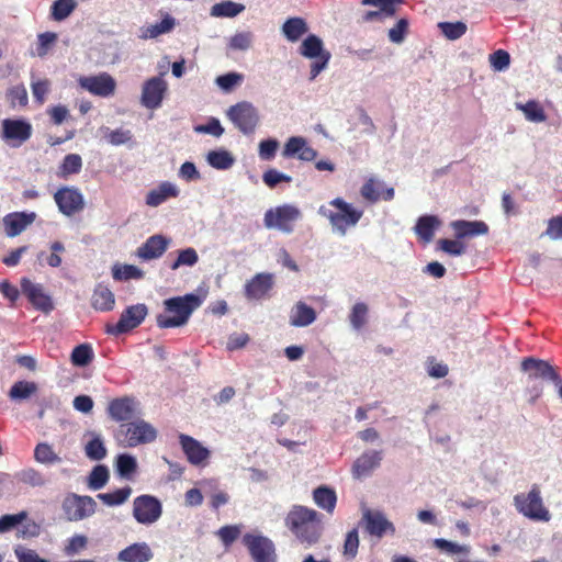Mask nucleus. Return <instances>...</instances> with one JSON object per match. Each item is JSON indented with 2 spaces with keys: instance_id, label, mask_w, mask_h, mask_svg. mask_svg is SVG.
Returning <instances> with one entry per match:
<instances>
[{
  "instance_id": "obj_1",
  "label": "nucleus",
  "mask_w": 562,
  "mask_h": 562,
  "mask_svg": "<svg viewBox=\"0 0 562 562\" xmlns=\"http://www.w3.org/2000/svg\"><path fill=\"white\" fill-rule=\"evenodd\" d=\"M322 515L315 509L294 505L285 518V525L305 548L318 542L323 533Z\"/></svg>"
},
{
  "instance_id": "obj_2",
  "label": "nucleus",
  "mask_w": 562,
  "mask_h": 562,
  "mask_svg": "<svg viewBox=\"0 0 562 562\" xmlns=\"http://www.w3.org/2000/svg\"><path fill=\"white\" fill-rule=\"evenodd\" d=\"M202 303V299L194 293L165 300V312L158 314L156 317L158 327L176 328L186 325L192 313L198 310Z\"/></svg>"
},
{
  "instance_id": "obj_3",
  "label": "nucleus",
  "mask_w": 562,
  "mask_h": 562,
  "mask_svg": "<svg viewBox=\"0 0 562 562\" xmlns=\"http://www.w3.org/2000/svg\"><path fill=\"white\" fill-rule=\"evenodd\" d=\"M328 205L335 207L336 211L327 205H321L317 213L329 221L333 232L339 236H346L348 228L355 227L363 215L362 210L355 207L341 198L333 199Z\"/></svg>"
},
{
  "instance_id": "obj_4",
  "label": "nucleus",
  "mask_w": 562,
  "mask_h": 562,
  "mask_svg": "<svg viewBox=\"0 0 562 562\" xmlns=\"http://www.w3.org/2000/svg\"><path fill=\"white\" fill-rule=\"evenodd\" d=\"M225 114L233 125L246 136L254 134L260 124L259 110L249 101H240L231 105Z\"/></svg>"
},
{
  "instance_id": "obj_5",
  "label": "nucleus",
  "mask_w": 562,
  "mask_h": 562,
  "mask_svg": "<svg viewBox=\"0 0 562 562\" xmlns=\"http://www.w3.org/2000/svg\"><path fill=\"white\" fill-rule=\"evenodd\" d=\"M514 505L517 512L535 521H549L550 512L544 507L538 485H532L528 493L515 495Z\"/></svg>"
},
{
  "instance_id": "obj_6",
  "label": "nucleus",
  "mask_w": 562,
  "mask_h": 562,
  "mask_svg": "<svg viewBox=\"0 0 562 562\" xmlns=\"http://www.w3.org/2000/svg\"><path fill=\"white\" fill-rule=\"evenodd\" d=\"M116 440L125 447H136L156 440L157 430L147 422L140 419L119 427Z\"/></svg>"
},
{
  "instance_id": "obj_7",
  "label": "nucleus",
  "mask_w": 562,
  "mask_h": 562,
  "mask_svg": "<svg viewBox=\"0 0 562 562\" xmlns=\"http://www.w3.org/2000/svg\"><path fill=\"white\" fill-rule=\"evenodd\" d=\"M61 509L68 521H81L94 515L97 503L91 496L68 493L61 503Z\"/></svg>"
},
{
  "instance_id": "obj_8",
  "label": "nucleus",
  "mask_w": 562,
  "mask_h": 562,
  "mask_svg": "<svg viewBox=\"0 0 562 562\" xmlns=\"http://www.w3.org/2000/svg\"><path fill=\"white\" fill-rule=\"evenodd\" d=\"M301 211L292 204H283L270 209L265 213L263 222L267 228H274L285 234H291L293 224L301 218Z\"/></svg>"
},
{
  "instance_id": "obj_9",
  "label": "nucleus",
  "mask_w": 562,
  "mask_h": 562,
  "mask_svg": "<svg viewBox=\"0 0 562 562\" xmlns=\"http://www.w3.org/2000/svg\"><path fill=\"white\" fill-rule=\"evenodd\" d=\"M241 542L247 548L254 562H277L276 546L271 539L262 533H245Z\"/></svg>"
},
{
  "instance_id": "obj_10",
  "label": "nucleus",
  "mask_w": 562,
  "mask_h": 562,
  "mask_svg": "<svg viewBox=\"0 0 562 562\" xmlns=\"http://www.w3.org/2000/svg\"><path fill=\"white\" fill-rule=\"evenodd\" d=\"M162 515V504L154 495L143 494L133 501V517L134 519L145 526H150L157 522Z\"/></svg>"
},
{
  "instance_id": "obj_11",
  "label": "nucleus",
  "mask_w": 562,
  "mask_h": 562,
  "mask_svg": "<svg viewBox=\"0 0 562 562\" xmlns=\"http://www.w3.org/2000/svg\"><path fill=\"white\" fill-rule=\"evenodd\" d=\"M1 138L12 148L22 146L32 136V125L24 119H4Z\"/></svg>"
},
{
  "instance_id": "obj_12",
  "label": "nucleus",
  "mask_w": 562,
  "mask_h": 562,
  "mask_svg": "<svg viewBox=\"0 0 562 562\" xmlns=\"http://www.w3.org/2000/svg\"><path fill=\"white\" fill-rule=\"evenodd\" d=\"M147 314L148 308L145 304L131 305L122 312L116 324L106 326V333L114 336L127 333L139 326Z\"/></svg>"
},
{
  "instance_id": "obj_13",
  "label": "nucleus",
  "mask_w": 562,
  "mask_h": 562,
  "mask_svg": "<svg viewBox=\"0 0 562 562\" xmlns=\"http://www.w3.org/2000/svg\"><path fill=\"white\" fill-rule=\"evenodd\" d=\"M78 85L81 89L100 98H109L113 95L116 88L115 79L108 72H100L93 76H81L78 79Z\"/></svg>"
},
{
  "instance_id": "obj_14",
  "label": "nucleus",
  "mask_w": 562,
  "mask_h": 562,
  "mask_svg": "<svg viewBox=\"0 0 562 562\" xmlns=\"http://www.w3.org/2000/svg\"><path fill=\"white\" fill-rule=\"evenodd\" d=\"M21 291L27 297L33 307L44 314L54 310V302L41 283H34L27 278L21 280Z\"/></svg>"
},
{
  "instance_id": "obj_15",
  "label": "nucleus",
  "mask_w": 562,
  "mask_h": 562,
  "mask_svg": "<svg viewBox=\"0 0 562 562\" xmlns=\"http://www.w3.org/2000/svg\"><path fill=\"white\" fill-rule=\"evenodd\" d=\"M361 521L364 524L366 531L376 538H382L386 533L394 536L396 532L394 524L381 510L366 508Z\"/></svg>"
},
{
  "instance_id": "obj_16",
  "label": "nucleus",
  "mask_w": 562,
  "mask_h": 562,
  "mask_svg": "<svg viewBox=\"0 0 562 562\" xmlns=\"http://www.w3.org/2000/svg\"><path fill=\"white\" fill-rule=\"evenodd\" d=\"M54 200L61 214L72 216L85 207L82 193L76 188L64 187L56 191Z\"/></svg>"
},
{
  "instance_id": "obj_17",
  "label": "nucleus",
  "mask_w": 562,
  "mask_h": 562,
  "mask_svg": "<svg viewBox=\"0 0 562 562\" xmlns=\"http://www.w3.org/2000/svg\"><path fill=\"white\" fill-rule=\"evenodd\" d=\"M167 88V82L159 76L146 80L142 89L140 103L149 110L160 108Z\"/></svg>"
},
{
  "instance_id": "obj_18",
  "label": "nucleus",
  "mask_w": 562,
  "mask_h": 562,
  "mask_svg": "<svg viewBox=\"0 0 562 562\" xmlns=\"http://www.w3.org/2000/svg\"><path fill=\"white\" fill-rule=\"evenodd\" d=\"M521 370L528 373L529 379H543L560 385L561 379L555 369L547 361L536 358H525L521 361Z\"/></svg>"
},
{
  "instance_id": "obj_19",
  "label": "nucleus",
  "mask_w": 562,
  "mask_h": 562,
  "mask_svg": "<svg viewBox=\"0 0 562 562\" xmlns=\"http://www.w3.org/2000/svg\"><path fill=\"white\" fill-rule=\"evenodd\" d=\"M273 274L268 272L257 273L245 284V295L248 300H261L273 288Z\"/></svg>"
},
{
  "instance_id": "obj_20",
  "label": "nucleus",
  "mask_w": 562,
  "mask_h": 562,
  "mask_svg": "<svg viewBox=\"0 0 562 562\" xmlns=\"http://www.w3.org/2000/svg\"><path fill=\"white\" fill-rule=\"evenodd\" d=\"M179 442L191 464L200 465L210 458V450L193 437L181 434Z\"/></svg>"
},
{
  "instance_id": "obj_21",
  "label": "nucleus",
  "mask_w": 562,
  "mask_h": 562,
  "mask_svg": "<svg viewBox=\"0 0 562 562\" xmlns=\"http://www.w3.org/2000/svg\"><path fill=\"white\" fill-rule=\"evenodd\" d=\"M382 461V451L368 450L364 451L352 464V475L355 479H363L380 467Z\"/></svg>"
},
{
  "instance_id": "obj_22",
  "label": "nucleus",
  "mask_w": 562,
  "mask_h": 562,
  "mask_svg": "<svg viewBox=\"0 0 562 562\" xmlns=\"http://www.w3.org/2000/svg\"><path fill=\"white\" fill-rule=\"evenodd\" d=\"M135 400L124 396L109 403L108 414L115 422H127L135 416Z\"/></svg>"
},
{
  "instance_id": "obj_23",
  "label": "nucleus",
  "mask_w": 562,
  "mask_h": 562,
  "mask_svg": "<svg viewBox=\"0 0 562 562\" xmlns=\"http://www.w3.org/2000/svg\"><path fill=\"white\" fill-rule=\"evenodd\" d=\"M169 239L162 235L150 236L138 249L137 256L143 260H151L161 257L167 250Z\"/></svg>"
},
{
  "instance_id": "obj_24",
  "label": "nucleus",
  "mask_w": 562,
  "mask_h": 562,
  "mask_svg": "<svg viewBox=\"0 0 562 562\" xmlns=\"http://www.w3.org/2000/svg\"><path fill=\"white\" fill-rule=\"evenodd\" d=\"M154 553L146 542H135L117 554L119 562H148L153 559Z\"/></svg>"
},
{
  "instance_id": "obj_25",
  "label": "nucleus",
  "mask_w": 562,
  "mask_h": 562,
  "mask_svg": "<svg viewBox=\"0 0 562 562\" xmlns=\"http://www.w3.org/2000/svg\"><path fill=\"white\" fill-rule=\"evenodd\" d=\"M441 224L442 222L438 216L426 214L417 218L413 229L423 243L429 244Z\"/></svg>"
},
{
  "instance_id": "obj_26",
  "label": "nucleus",
  "mask_w": 562,
  "mask_h": 562,
  "mask_svg": "<svg viewBox=\"0 0 562 562\" xmlns=\"http://www.w3.org/2000/svg\"><path fill=\"white\" fill-rule=\"evenodd\" d=\"M36 217L35 213H11L4 216L3 224L5 233L9 237L20 235L29 225H31Z\"/></svg>"
},
{
  "instance_id": "obj_27",
  "label": "nucleus",
  "mask_w": 562,
  "mask_h": 562,
  "mask_svg": "<svg viewBox=\"0 0 562 562\" xmlns=\"http://www.w3.org/2000/svg\"><path fill=\"white\" fill-rule=\"evenodd\" d=\"M316 321L315 310L303 301L296 302L291 311L289 323L293 327H307Z\"/></svg>"
},
{
  "instance_id": "obj_28",
  "label": "nucleus",
  "mask_w": 562,
  "mask_h": 562,
  "mask_svg": "<svg viewBox=\"0 0 562 562\" xmlns=\"http://www.w3.org/2000/svg\"><path fill=\"white\" fill-rule=\"evenodd\" d=\"M180 193L179 188L170 182L164 181L156 189L150 190L146 195V204L157 207L170 198H177Z\"/></svg>"
},
{
  "instance_id": "obj_29",
  "label": "nucleus",
  "mask_w": 562,
  "mask_h": 562,
  "mask_svg": "<svg viewBox=\"0 0 562 562\" xmlns=\"http://www.w3.org/2000/svg\"><path fill=\"white\" fill-rule=\"evenodd\" d=\"M38 392V384L34 381L20 380L12 384L8 392L9 398L16 403L21 404L26 401H30L33 396H35Z\"/></svg>"
},
{
  "instance_id": "obj_30",
  "label": "nucleus",
  "mask_w": 562,
  "mask_h": 562,
  "mask_svg": "<svg viewBox=\"0 0 562 562\" xmlns=\"http://www.w3.org/2000/svg\"><path fill=\"white\" fill-rule=\"evenodd\" d=\"M451 227L454 229L458 239L485 235L488 232V226L482 221H453Z\"/></svg>"
},
{
  "instance_id": "obj_31",
  "label": "nucleus",
  "mask_w": 562,
  "mask_h": 562,
  "mask_svg": "<svg viewBox=\"0 0 562 562\" xmlns=\"http://www.w3.org/2000/svg\"><path fill=\"white\" fill-rule=\"evenodd\" d=\"M308 32V25L303 18H289L281 26L283 36L292 43L297 42L304 34Z\"/></svg>"
},
{
  "instance_id": "obj_32",
  "label": "nucleus",
  "mask_w": 562,
  "mask_h": 562,
  "mask_svg": "<svg viewBox=\"0 0 562 562\" xmlns=\"http://www.w3.org/2000/svg\"><path fill=\"white\" fill-rule=\"evenodd\" d=\"M90 440L85 446V453L92 461H100L106 457V448L104 446L101 434L90 430L86 434Z\"/></svg>"
},
{
  "instance_id": "obj_33",
  "label": "nucleus",
  "mask_w": 562,
  "mask_h": 562,
  "mask_svg": "<svg viewBox=\"0 0 562 562\" xmlns=\"http://www.w3.org/2000/svg\"><path fill=\"white\" fill-rule=\"evenodd\" d=\"M92 306L101 312L111 311L115 304L113 292L103 284H98L91 299Z\"/></svg>"
},
{
  "instance_id": "obj_34",
  "label": "nucleus",
  "mask_w": 562,
  "mask_h": 562,
  "mask_svg": "<svg viewBox=\"0 0 562 562\" xmlns=\"http://www.w3.org/2000/svg\"><path fill=\"white\" fill-rule=\"evenodd\" d=\"M313 499L315 504L331 514L335 510L337 495L335 491L328 486H318L313 491Z\"/></svg>"
},
{
  "instance_id": "obj_35",
  "label": "nucleus",
  "mask_w": 562,
  "mask_h": 562,
  "mask_svg": "<svg viewBox=\"0 0 562 562\" xmlns=\"http://www.w3.org/2000/svg\"><path fill=\"white\" fill-rule=\"evenodd\" d=\"M299 50L303 57L308 59H314L321 57L323 54L329 53L324 48L322 38L315 34H310L305 37Z\"/></svg>"
},
{
  "instance_id": "obj_36",
  "label": "nucleus",
  "mask_w": 562,
  "mask_h": 562,
  "mask_svg": "<svg viewBox=\"0 0 562 562\" xmlns=\"http://www.w3.org/2000/svg\"><path fill=\"white\" fill-rule=\"evenodd\" d=\"M206 161L214 169L227 170L234 165L235 157L226 149H216L207 153Z\"/></svg>"
},
{
  "instance_id": "obj_37",
  "label": "nucleus",
  "mask_w": 562,
  "mask_h": 562,
  "mask_svg": "<svg viewBox=\"0 0 562 562\" xmlns=\"http://www.w3.org/2000/svg\"><path fill=\"white\" fill-rule=\"evenodd\" d=\"M34 459L44 465H52L61 462V458L54 451L53 446L47 442H40L34 449Z\"/></svg>"
},
{
  "instance_id": "obj_38",
  "label": "nucleus",
  "mask_w": 562,
  "mask_h": 562,
  "mask_svg": "<svg viewBox=\"0 0 562 562\" xmlns=\"http://www.w3.org/2000/svg\"><path fill=\"white\" fill-rule=\"evenodd\" d=\"M115 470L121 477L126 480L132 479L137 470L136 458L128 453L119 454L115 461Z\"/></svg>"
},
{
  "instance_id": "obj_39",
  "label": "nucleus",
  "mask_w": 562,
  "mask_h": 562,
  "mask_svg": "<svg viewBox=\"0 0 562 562\" xmlns=\"http://www.w3.org/2000/svg\"><path fill=\"white\" fill-rule=\"evenodd\" d=\"M175 19L167 14L160 22L143 29L142 38H155L161 34L169 33L175 27Z\"/></svg>"
},
{
  "instance_id": "obj_40",
  "label": "nucleus",
  "mask_w": 562,
  "mask_h": 562,
  "mask_svg": "<svg viewBox=\"0 0 562 562\" xmlns=\"http://www.w3.org/2000/svg\"><path fill=\"white\" fill-rule=\"evenodd\" d=\"M112 277L116 281L138 280L144 277V271L133 265H114L112 267Z\"/></svg>"
},
{
  "instance_id": "obj_41",
  "label": "nucleus",
  "mask_w": 562,
  "mask_h": 562,
  "mask_svg": "<svg viewBox=\"0 0 562 562\" xmlns=\"http://www.w3.org/2000/svg\"><path fill=\"white\" fill-rule=\"evenodd\" d=\"M77 8L75 0H55L50 5V18L60 22L66 20Z\"/></svg>"
},
{
  "instance_id": "obj_42",
  "label": "nucleus",
  "mask_w": 562,
  "mask_h": 562,
  "mask_svg": "<svg viewBox=\"0 0 562 562\" xmlns=\"http://www.w3.org/2000/svg\"><path fill=\"white\" fill-rule=\"evenodd\" d=\"M15 479L32 487H41L46 484L45 476L34 468H26L15 473Z\"/></svg>"
},
{
  "instance_id": "obj_43",
  "label": "nucleus",
  "mask_w": 562,
  "mask_h": 562,
  "mask_svg": "<svg viewBox=\"0 0 562 562\" xmlns=\"http://www.w3.org/2000/svg\"><path fill=\"white\" fill-rule=\"evenodd\" d=\"M101 132L108 143L113 146L126 145L133 139V133L130 130L102 127Z\"/></svg>"
},
{
  "instance_id": "obj_44",
  "label": "nucleus",
  "mask_w": 562,
  "mask_h": 562,
  "mask_svg": "<svg viewBox=\"0 0 562 562\" xmlns=\"http://www.w3.org/2000/svg\"><path fill=\"white\" fill-rule=\"evenodd\" d=\"M93 356L92 347L89 344H80L74 348L70 360L74 366L83 368L90 364Z\"/></svg>"
},
{
  "instance_id": "obj_45",
  "label": "nucleus",
  "mask_w": 562,
  "mask_h": 562,
  "mask_svg": "<svg viewBox=\"0 0 562 562\" xmlns=\"http://www.w3.org/2000/svg\"><path fill=\"white\" fill-rule=\"evenodd\" d=\"M132 494V487L125 486L110 493H100L98 498L106 506H119L124 504Z\"/></svg>"
},
{
  "instance_id": "obj_46",
  "label": "nucleus",
  "mask_w": 562,
  "mask_h": 562,
  "mask_svg": "<svg viewBox=\"0 0 562 562\" xmlns=\"http://www.w3.org/2000/svg\"><path fill=\"white\" fill-rule=\"evenodd\" d=\"M245 7L240 3H236L233 1H223L216 3L211 9V15L213 16H225V18H234L243 12Z\"/></svg>"
},
{
  "instance_id": "obj_47",
  "label": "nucleus",
  "mask_w": 562,
  "mask_h": 562,
  "mask_svg": "<svg viewBox=\"0 0 562 562\" xmlns=\"http://www.w3.org/2000/svg\"><path fill=\"white\" fill-rule=\"evenodd\" d=\"M516 106L524 112L526 119L530 122L541 123L547 119L543 109L533 100L528 101L526 104L517 103Z\"/></svg>"
},
{
  "instance_id": "obj_48",
  "label": "nucleus",
  "mask_w": 562,
  "mask_h": 562,
  "mask_svg": "<svg viewBox=\"0 0 562 562\" xmlns=\"http://www.w3.org/2000/svg\"><path fill=\"white\" fill-rule=\"evenodd\" d=\"M199 261V255L192 247H188L178 251L177 259L170 265L171 270H177L182 266L193 267Z\"/></svg>"
},
{
  "instance_id": "obj_49",
  "label": "nucleus",
  "mask_w": 562,
  "mask_h": 562,
  "mask_svg": "<svg viewBox=\"0 0 562 562\" xmlns=\"http://www.w3.org/2000/svg\"><path fill=\"white\" fill-rule=\"evenodd\" d=\"M109 481V470L105 465H95L89 474L88 485L91 490L102 488Z\"/></svg>"
},
{
  "instance_id": "obj_50",
  "label": "nucleus",
  "mask_w": 562,
  "mask_h": 562,
  "mask_svg": "<svg viewBox=\"0 0 562 562\" xmlns=\"http://www.w3.org/2000/svg\"><path fill=\"white\" fill-rule=\"evenodd\" d=\"M438 27L440 29L442 34L448 40H451V41H456V40L462 37L465 34L467 30H468L467 24L461 22V21H458V22H440L438 24Z\"/></svg>"
},
{
  "instance_id": "obj_51",
  "label": "nucleus",
  "mask_w": 562,
  "mask_h": 562,
  "mask_svg": "<svg viewBox=\"0 0 562 562\" xmlns=\"http://www.w3.org/2000/svg\"><path fill=\"white\" fill-rule=\"evenodd\" d=\"M254 34L250 31L235 33L228 41V48L233 50H247L251 47Z\"/></svg>"
},
{
  "instance_id": "obj_52",
  "label": "nucleus",
  "mask_w": 562,
  "mask_h": 562,
  "mask_svg": "<svg viewBox=\"0 0 562 562\" xmlns=\"http://www.w3.org/2000/svg\"><path fill=\"white\" fill-rule=\"evenodd\" d=\"M488 61L494 71H505L510 65V55L507 50L497 49L488 56Z\"/></svg>"
},
{
  "instance_id": "obj_53",
  "label": "nucleus",
  "mask_w": 562,
  "mask_h": 562,
  "mask_svg": "<svg viewBox=\"0 0 562 562\" xmlns=\"http://www.w3.org/2000/svg\"><path fill=\"white\" fill-rule=\"evenodd\" d=\"M383 182L369 179L361 188V195L371 203H375L381 199V190Z\"/></svg>"
},
{
  "instance_id": "obj_54",
  "label": "nucleus",
  "mask_w": 562,
  "mask_h": 562,
  "mask_svg": "<svg viewBox=\"0 0 562 562\" xmlns=\"http://www.w3.org/2000/svg\"><path fill=\"white\" fill-rule=\"evenodd\" d=\"M368 306L359 302L356 303L351 310L349 319L353 329L359 330L367 322Z\"/></svg>"
},
{
  "instance_id": "obj_55",
  "label": "nucleus",
  "mask_w": 562,
  "mask_h": 562,
  "mask_svg": "<svg viewBox=\"0 0 562 562\" xmlns=\"http://www.w3.org/2000/svg\"><path fill=\"white\" fill-rule=\"evenodd\" d=\"M198 134H209L214 137H221L224 134V127L216 117H210L205 124L194 126Z\"/></svg>"
},
{
  "instance_id": "obj_56",
  "label": "nucleus",
  "mask_w": 562,
  "mask_h": 562,
  "mask_svg": "<svg viewBox=\"0 0 562 562\" xmlns=\"http://www.w3.org/2000/svg\"><path fill=\"white\" fill-rule=\"evenodd\" d=\"M279 140L276 138L263 139L259 143L258 155L261 160L270 161L276 157L277 149L279 148Z\"/></svg>"
},
{
  "instance_id": "obj_57",
  "label": "nucleus",
  "mask_w": 562,
  "mask_h": 562,
  "mask_svg": "<svg viewBox=\"0 0 562 562\" xmlns=\"http://www.w3.org/2000/svg\"><path fill=\"white\" fill-rule=\"evenodd\" d=\"M27 517L26 512H20L13 515H3L0 517V533L8 532L15 528L18 525L22 524Z\"/></svg>"
},
{
  "instance_id": "obj_58",
  "label": "nucleus",
  "mask_w": 562,
  "mask_h": 562,
  "mask_svg": "<svg viewBox=\"0 0 562 562\" xmlns=\"http://www.w3.org/2000/svg\"><path fill=\"white\" fill-rule=\"evenodd\" d=\"M243 75L238 72H227L221 75L215 79L216 85L225 92H229L235 86L243 81Z\"/></svg>"
},
{
  "instance_id": "obj_59",
  "label": "nucleus",
  "mask_w": 562,
  "mask_h": 562,
  "mask_svg": "<svg viewBox=\"0 0 562 562\" xmlns=\"http://www.w3.org/2000/svg\"><path fill=\"white\" fill-rule=\"evenodd\" d=\"M88 538L85 535H75L69 538L65 546V554L68 557L76 555L87 548Z\"/></svg>"
},
{
  "instance_id": "obj_60",
  "label": "nucleus",
  "mask_w": 562,
  "mask_h": 562,
  "mask_svg": "<svg viewBox=\"0 0 562 562\" xmlns=\"http://www.w3.org/2000/svg\"><path fill=\"white\" fill-rule=\"evenodd\" d=\"M434 544L436 548L450 553V554H459L464 553L468 554L470 552V547L467 544H459L457 542H452L446 539H435Z\"/></svg>"
},
{
  "instance_id": "obj_61",
  "label": "nucleus",
  "mask_w": 562,
  "mask_h": 562,
  "mask_svg": "<svg viewBox=\"0 0 562 562\" xmlns=\"http://www.w3.org/2000/svg\"><path fill=\"white\" fill-rule=\"evenodd\" d=\"M437 247L443 252L456 257L462 256L465 252V246L462 243L447 238L439 239Z\"/></svg>"
},
{
  "instance_id": "obj_62",
  "label": "nucleus",
  "mask_w": 562,
  "mask_h": 562,
  "mask_svg": "<svg viewBox=\"0 0 562 562\" xmlns=\"http://www.w3.org/2000/svg\"><path fill=\"white\" fill-rule=\"evenodd\" d=\"M305 138L301 136H292L284 144L282 156L284 158L297 157L303 146H305Z\"/></svg>"
},
{
  "instance_id": "obj_63",
  "label": "nucleus",
  "mask_w": 562,
  "mask_h": 562,
  "mask_svg": "<svg viewBox=\"0 0 562 562\" xmlns=\"http://www.w3.org/2000/svg\"><path fill=\"white\" fill-rule=\"evenodd\" d=\"M82 167V159L78 154H68L65 156L61 164L63 175L78 173Z\"/></svg>"
},
{
  "instance_id": "obj_64",
  "label": "nucleus",
  "mask_w": 562,
  "mask_h": 562,
  "mask_svg": "<svg viewBox=\"0 0 562 562\" xmlns=\"http://www.w3.org/2000/svg\"><path fill=\"white\" fill-rule=\"evenodd\" d=\"M14 554L19 562H49L48 560L41 558L35 550L21 544L14 548Z\"/></svg>"
}]
</instances>
